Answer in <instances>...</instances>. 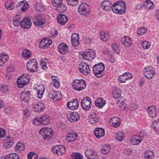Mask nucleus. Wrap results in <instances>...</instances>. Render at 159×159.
<instances>
[{
	"instance_id": "f257e3e1",
	"label": "nucleus",
	"mask_w": 159,
	"mask_h": 159,
	"mask_svg": "<svg viewBox=\"0 0 159 159\" xmlns=\"http://www.w3.org/2000/svg\"><path fill=\"white\" fill-rule=\"evenodd\" d=\"M112 10L115 13L122 14L124 13L126 10L125 3L122 1L114 3L112 5Z\"/></svg>"
},
{
	"instance_id": "f03ea898",
	"label": "nucleus",
	"mask_w": 159,
	"mask_h": 159,
	"mask_svg": "<svg viewBox=\"0 0 159 159\" xmlns=\"http://www.w3.org/2000/svg\"><path fill=\"white\" fill-rule=\"evenodd\" d=\"M93 71L95 75L99 78L102 76L103 72L105 69V66L102 62L94 65L93 67Z\"/></svg>"
},
{
	"instance_id": "7ed1b4c3",
	"label": "nucleus",
	"mask_w": 159,
	"mask_h": 159,
	"mask_svg": "<svg viewBox=\"0 0 159 159\" xmlns=\"http://www.w3.org/2000/svg\"><path fill=\"white\" fill-rule=\"evenodd\" d=\"M72 87L75 90L81 91L86 88V85L84 80L76 79L72 83Z\"/></svg>"
},
{
	"instance_id": "20e7f679",
	"label": "nucleus",
	"mask_w": 159,
	"mask_h": 159,
	"mask_svg": "<svg viewBox=\"0 0 159 159\" xmlns=\"http://www.w3.org/2000/svg\"><path fill=\"white\" fill-rule=\"evenodd\" d=\"M30 78L29 76L26 74L19 76L16 82L17 87L20 88L24 87L30 81Z\"/></svg>"
},
{
	"instance_id": "39448f33",
	"label": "nucleus",
	"mask_w": 159,
	"mask_h": 159,
	"mask_svg": "<svg viewBox=\"0 0 159 159\" xmlns=\"http://www.w3.org/2000/svg\"><path fill=\"white\" fill-rule=\"evenodd\" d=\"M39 133L43 138L46 140L50 139L53 135V130L49 127L42 128L40 130Z\"/></svg>"
},
{
	"instance_id": "423d86ee",
	"label": "nucleus",
	"mask_w": 159,
	"mask_h": 159,
	"mask_svg": "<svg viewBox=\"0 0 159 159\" xmlns=\"http://www.w3.org/2000/svg\"><path fill=\"white\" fill-rule=\"evenodd\" d=\"M37 61L35 59L30 60L27 63L26 67L28 70L30 72H36L38 70Z\"/></svg>"
},
{
	"instance_id": "0eeeda50",
	"label": "nucleus",
	"mask_w": 159,
	"mask_h": 159,
	"mask_svg": "<svg viewBox=\"0 0 159 159\" xmlns=\"http://www.w3.org/2000/svg\"><path fill=\"white\" fill-rule=\"evenodd\" d=\"M155 74L154 70L151 66H147L143 69V74L147 79L152 78L154 76Z\"/></svg>"
},
{
	"instance_id": "6e6552de",
	"label": "nucleus",
	"mask_w": 159,
	"mask_h": 159,
	"mask_svg": "<svg viewBox=\"0 0 159 159\" xmlns=\"http://www.w3.org/2000/svg\"><path fill=\"white\" fill-rule=\"evenodd\" d=\"M81 104L83 109L89 110L91 107V100L89 97H86L82 100Z\"/></svg>"
},
{
	"instance_id": "1a4fd4ad",
	"label": "nucleus",
	"mask_w": 159,
	"mask_h": 159,
	"mask_svg": "<svg viewBox=\"0 0 159 159\" xmlns=\"http://www.w3.org/2000/svg\"><path fill=\"white\" fill-rule=\"evenodd\" d=\"M83 58L88 60H91L95 57L94 52L91 49H88L85 50L82 54Z\"/></svg>"
},
{
	"instance_id": "9d476101",
	"label": "nucleus",
	"mask_w": 159,
	"mask_h": 159,
	"mask_svg": "<svg viewBox=\"0 0 159 159\" xmlns=\"http://www.w3.org/2000/svg\"><path fill=\"white\" fill-rule=\"evenodd\" d=\"M78 11L80 14L86 16L90 12L89 7L86 3H82L79 7Z\"/></svg>"
},
{
	"instance_id": "9b49d317",
	"label": "nucleus",
	"mask_w": 159,
	"mask_h": 159,
	"mask_svg": "<svg viewBox=\"0 0 159 159\" xmlns=\"http://www.w3.org/2000/svg\"><path fill=\"white\" fill-rule=\"evenodd\" d=\"M78 69L80 72L84 75H88L90 72V70L88 64L82 62L80 64Z\"/></svg>"
},
{
	"instance_id": "f8f14e48",
	"label": "nucleus",
	"mask_w": 159,
	"mask_h": 159,
	"mask_svg": "<svg viewBox=\"0 0 159 159\" xmlns=\"http://www.w3.org/2000/svg\"><path fill=\"white\" fill-rule=\"evenodd\" d=\"M52 152L58 155H61L65 152V148L61 145L53 146L51 148Z\"/></svg>"
},
{
	"instance_id": "ddd939ff",
	"label": "nucleus",
	"mask_w": 159,
	"mask_h": 159,
	"mask_svg": "<svg viewBox=\"0 0 159 159\" xmlns=\"http://www.w3.org/2000/svg\"><path fill=\"white\" fill-rule=\"evenodd\" d=\"M85 155L88 159H99L97 152L91 149L86 150L85 152Z\"/></svg>"
},
{
	"instance_id": "4468645a",
	"label": "nucleus",
	"mask_w": 159,
	"mask_h": 159,
	"mask_svg": "<svg viewBox=\"0 0 159 159\" xmlns=\"http://www.w3.org/2000/svg\"><path fill=\"white\" fill-rule=\"evenodd\" d=\"M33 22L35 25L40 26L42 25L45 23L46 22V20L41 16H36L33 17Z\"/></svg>"
},
{
	"instance_id": "2eb2a0df",
	"label": "nucleus",
	"mask_w": 159,
	"mask_h": 159,
	"mask_svg": "<svg viewBox=\"0 0 159 159\" xmlns=\"http://www.w3.org/2000/svg\"><path fill=\"white\" fill-rule=\"evenodd\" d=\"M80 116L78 113L74 112L71 113L67 114V118L71 122H75L78 120Z\"/></svg>"
},
{
	"instance_id": "dca6fc26",
	"label": "nucleus",
	"mask_w": 159,
	"mask_h": 159,
	"mask_svg": "<svg viewBox=\"0 0 159 159\" xmlns=\"http://www.w3.org/2000/svg\"><path fill=\"white\" fill-rule=\"evenodd\" d=\"M62 95L60 92L50 91L49 93V97L50 98L52 99L54 101H57L60 99L62 97Z\"/></svg>"
},
{
	"instance_id": "f3484780",
	"label": "nucleus",
	"mask_w": 159,
	"mask_h": 159,
	"mask_svg": "<svg viewBox=\"0 0 159 159\" xmlns=\"http://www.w3.org/2000/svg\"><path fill=\"white\" fill-rule=\"evenodd\" d=\"M79 106V102L77 99H73L69 102L67 104L68 108L71 110H75L77 109Z\"/></svg>"
},
{
	"instance_id": "a211bd4d",
	"label": "nucleus",
	"mask_w": 159,
	"mask_h": 159,
	"mask_svg": "<svg viewBox=\"0 0 159 159\" xmlns=\"http://www.w3.org/2000/svg\"><path fill=\"white\" fill-rule=\"evenodd\" d=\"M30 19L29 18H24L20 22V25L21 27L24 29H29L31 26Z\"/></svg>"
},
{
	"instance_id": "6ab92c4d",
	"label": "nucleus",
	"mask_w": 159,
	"mask_h": 159,
	"mask_svg": "<svg viewBox=\"0 0 159 159\" xmlns=\"http://www.w3.org/2000/svg\"><path fill=\"white\" fill-rule=\"evenodd\" d=\"M30 96L29 91H24L21 93L20 95V97L22 101H24L25 102L28 103L30 99Z\"/></svg>"
},
{
	"instance_id": "aec40b11",
	"label": "nucleus",
	"mask_w": 159,
	"mask_h": 159,
	"mask_svg": "<svg viewBox=\"0 0 159 159\" xmlns=\"http://www.w3.org/2000/svg\"><path fill=\"white\" fill-rule=\"evenodd\" d=\"M77 137V133L75 131H72V133L67 134L65 139L67 142H72L76 139Z\"/></svg>"
},
{
	"instance_id": "412c9836",
	"label": "nucleus",
	"mask_w": 159,
	"mask_h": 159,
	"mask_svg": "<svg viewBox=\"0 0 159 159\" xmlns=\"http://www.w3.org/2000/svg\"><path fill=\"white\" fill-rule=\"evenodd\" d=\"M147 112L151 118H156L157 115V112L156 108L153 106L148 107L147 110Z\"/></svg>"
},
{
	"instance_id": "4be33fe9",
	"label": "nucleus",
	"mask_w": 159,
	"mask_h": 159,
	"mask_svg": "<svg viewBox=\"0 0 159 159\" xmlns=\"http://www.w3.org/2000/svg\"><path fill=\"white\" fill-rule=\"evenodd\" d=\"M59 52L62 54H65L67 53L68 50V46L64 43L60 44L58 47Z\"/></svg>"
},
{
	"instance_id": "5701e85b",
	"label": "nucleus",
	"mask_w": 159,
	"mask_h": 159,
	"mask_svg": "<svg viewBox=\"0 0 159 159\" xmlns=\"http://www.w3.org/2000/svg\"><path fill=\"white\" fill-rule=\"evenodd\" d=\"M94 133L97 138L100 139L104 135L105 131L102 128H97L95 129Z\"/></svg>"
},
{
	"instance_id": "b1692460",
	"label": "nucleus",
	"mask_w": 159,
	"mask_h": 159,
	"mask_svg": "<svg viewBox=\"0 0 159 159\" xmlns=\"http://www.w3.org/2000/svg\"><path fill=\"white\" fill-rule=\"evenodd\" d=\"M120 119L118 117H112L109 120L110 125L115 128L118 127L120 126Z\"/></svg>"
},
{
	"instance_id": "393cba45",
	"label": "nucleus",
	"mask_w": 159,
	"mask_h": 159,
	"mask_svg": "<svg viewBox=\"0 0 159 159\" xmlns=\"http://www.w3.org/2000/svg\"><path fill=\"white\" fill-rule=\"evenodd\" d=\"M71 42L74 46H77L80 44L79 36L78 34H73L71 37Z\"/></svg>"
},
{
	"instance_id": "a878e982",
	"label": "nucleus",
	"mask_w": 159,
	"mask_h": 159,
	"mask_svg": "<svg viewBox=\"0 0 159 159\" xmlns=\"http://www.w3.org/2000/svg\"><path fill=\"white\" fill-rule=\"evenodd\" d=\"M51 40H48L47 39H42L39 43V46L40 48H48L52 43Z\"/></svg>"
},
{
	"instance_id": "bb28decb",
	"label": "nucleus",
	"mask_w": 159,
	"mask_h": 159,
	"mask_svg": "<svg viewBox=\"0 0 159 159\" xmlns=\"http://www.w3.org/2000/svg\"><path fill=\"white\" fill-rule=\"evenodd\" d=\"M142 137L139 135L134 136L130 140L131 144L134 145H137L140 144L142 142Z\"/></svg>"
},
{
	"instance_id": "cd10ccee",
	"label": "nucleus",
	"mask_w": 159,
	"mask_h": 159,
	"mask_svg": "<svg viewBox=\"0 0 159 159\" xmlns=\"http://www.w3.org/2000/svg\"><path fill=\"white\" fill-rule=\"evenodd\" d=\"M45 107L44 104L43 102H39L34 105L33 109L34 111L39 112L43 111Z\"/></svg>"
},
{
	"instance_id": "c85d7f7f",
	"label": "nucleus",
	"mask_w": 159,
	"mask_h": 159,
	"mask_svg": "<svg viewBox=\"0 0 159 159\" xmlns=\"http://www.w3.org/2000/svg\"><path fill=\"white\" fill-rule=\"evenodd\" d=\"M44 90V87L42 84L39 85L36 88V90L37 95V97L39 99L42 98Z\"/></svg>"
},
{
	"instance_id": "c756f323",
	"label": "nucleus",
	"mask_w": 159,
	"mask_h": 159,
	"mask_svg": "<svg viewBox=\"0 0 159 159\" xmlns=\"http://www.w3.org/2000/svg\"><path fill=\"white\" fill-rule=\"evenodd\" d=\"M121 41L122 43L126 47L130 46L132 43L131 38L127 36L122 37Z\"/></svg>"
},
{
	"instance_id": "7c9ffc66",
	"label": "nucleus",
	"mask_w": 159,
	"mask_h": 159,
	"mask_svg": "<svg viewBox=\"0 0 159 159\" xmlns=\"http://www.w3.org/2000/svg\"><path fill=\"white\" fill-rule=\"evenodd\" d=\"M57 20L58 22L61 25H64L67 21V16L63 14L59 15L57 17Z\"/></svg>"
},
{
	"instance_id": "2f4dec72",
	"label": "nucleus",
	"mask_w": 159,
	"mask_h": 159,
	"mask_svg": "<svg viewBox=\"0 0 159 159\" xmlns=\"http://www.w3.org/2000/svg\"><path fill=\"white\" fill-rule=\"evenodd\" d=\"M17 7H21V10L22 11H25L29 7V5L28 2L26 1H23L17 3L16 5Z\"/></svg>"
},
{
	"instance_id": "473e14b6",
	"label": "nucleus",
	"mask_w": 159,
	"mask_h": 159,
	"mask_svg": "<svg viewBox=\"0 0 159 159\" xmlns=\"http://www.w3.org/2000/svg\"><path fill=\"white\" fill-rule=\"evenodd\" d=\"M102 7L103 9L109 11L112 9V6L111 2L108 0L104 1L102 3Z\"/></svg>"
},
{
	"instance_id": "72a5a7b5",
	"label": "nucleus",
	"mask_w": 159,
	"mask_h": 159,
	"mask_svg": "<svg viewBox=\"0 0 159 159\" xmlns=\"http://www.w3.org/2000/svg\"><path fill=\"white\" fill-rule=\"evenodd\" d=\"M41 124L43 125H47L50 122V119L49 116L46 115H43L39 117Z\"/></svg>"
},
{
	"instance_id": "f704fd0d",
	"label": "nucleus",
	"mask_w": 159,
	"mask_h": 159,
	"mask_svg": "<svg viewBox=\"0 0 159 159\" xmlns=\"http://www.w3.org/2000/svg\"><path fill=\"white\" fill-rule=\"evenodd\" d=\"M105 101L101 98H97L95 102V106L97 107H101L106 104Z\"/></svg>"
},
{
	"instance_id": "c9c22d12",
	"label": "nucleus",
	"mask_w": 159,
	"mask_h": 159,
	"mask_svg": "<svg viewBox=\"0 0 159 159\" xmlns=\"http://www.w3.org/2000/svg\"><path fill=\"white\" fill-rule=\"evenodd\" d=\"M99 120V116L96 113H93L89 117V122L92 124H95L98 123Z\"/></svg>"
},
{
	"instance_id": "e433bc0d",
	"label": "nucleus",
	"mask_w": 159,
	"mask_h": 159,
	"mask_svg": "<svg viewBox=\"0 0 159 159\" xmlns=\"http://www.w3.org/2000/svg\"><path fill=\"white\" fill-rule=\"evenodd\" d=\"M7 142L5 143L4 146L6 148H9L12 146L14 144L13 138L8 136L7 137Z\"/></svg>"
},
{
	"instance_id": "4c0bfd02",
	"label": "nucleus",
	"mask_w": 159,
	"mask_h": 159,
	"mask_svg": "<svg viewBox=\"0 0 159 159\" xmlns=\"http://www.w3.org/2000/svg\"><path fill=\"white\" fill-rule=\"evenodd\" d=\"M25 145L20 142L18 143L15 147V151L17 152H21L25 149Z\"/></svg>"
},
{
	"instance_id": "58836bf2",
	"label": "nucleus",
	"mask_w": 159,
	"mask_h": 159,
	"mask_svg": "<svg viewBox=\"0 0 159 159\" xmlns=\"http://www.w3.org/2000/svg\"><path fill=\"white\" fill-rule=\"evenodd\" d=\"M100 38L103 42H106L109 38V33L101 32L100 33Z\"/></svg>"
},
{
	"instance_id": "ea45409f",
	"label": "nucleus",
	"mask_w": 159,
	"mask_h": 159,
	"mask_svg": "<svg viewBox=\"0 0 159 159\" xmlns=\"http://www.w3.org/2000/svg\"><path fill=\"white\" fill-rule=\"evenodd\" d=\"M51 79L52 80L51 82L52 85L56 88H58L60 86V83L58 79L56 77L53 76H51Z\"/></svg>"
},
{
	"instance_id": "a19ab883",
	"label": "nucleus",
	"mask_w": 159,
	"mask_h": 159,
	"mask_svg": "<svg viewBox=\"0 0 159 159\" xmlns=\"http://www.w3.org/2000/svg\"><path fill=\"white\" fill-rule=\"evenodd\" d=\"M143 4L146 8L151 10L153 8V3L150 0H146L144 2Z\"/></svg>"
},
{
	"instance_id": "79ce46f5",
	"label": "nucleus",
	"mask_w": 159,
	"mask_h": 159,
	"mask_svg": "<svg viewBox=\"0 0 159 159\" xmlns=\"http://www.w3.org/2000/svg\"><path fill=\"white\" fill-rule=\"evenodd\" d=\"M4 159H19V157L16 153H11L7 155Z\"/></svg>"
},
{
	"instance_id": "37998d69",
	"label": "nucleus",
	"mask_w": 159,
	"mask_h": 159,
	"mask_svg": "<svg viewBox=\"0 0 159 159\" xmlns=\"http://www.w3.org/2000/svg\"><path fill=\"white\" fill-rule=\"evenodd\" d=\"M8 59L7 55L0 56V66H3Z\"/></svg>"
},
{
	"instance_id": "c03bdc74",
	"label": "nucleus",
	"mask_w": 159,
	"mask_h": 159,
	"mask_svg": "<svg viewBox=\"0 0 159 159\" xmlns=\"http://www.w3.org/2000/svg\"><path fill=\"white\" fill-rule=\"evenodd\" d=\"M110 149V146L107 145H104L101 149V152L103 154H106L109 152Z\"/></svg>"
},
{
	"instance_id": "a18cd8bd",
	"label": "nucleus",
	"mask_w": 159,
	"mask_h": 159,
	"mask_svg": "<svg viewBox=\"0 0 159 159\" xmlns=\"http://www.w3.org/2000/svg\"><path fill=\"white\" fill-rule=\"evenodd\" d=\"M151 126L155 131L159 132V120H156L153 121Z\"/></svg>"
},
{
	"instance_id": "49530a36",
	"label": "nucleus",
	"mask_w": 159,
	"mask_h": 159,
	"mask_svg": "<svg viewBox=\"0 0 159 159\" xmlns=\"http://www.w3.org/2000/svg\"><path fill=\"white\" fill-rule=\"evenodd\" d=\"M31 55V52L27 49H24L22 53V56L24 58H29Z\"/></svg>"
},
{
	"instance_id": "de8ad7c7",
	"label": "nucleus",
	"mask_w": 159,
	"mask_h": 159,
	"mask_svg": "<svg viewBox=\"0 0 159 159\" xmlns=\"http://www.w3.org/2000/svg\"><path fill=\"white\" fill-rule=\"evenodd\" d=\"M20 16L19 15H16L13 17V23L14 25L16 27H18L20 24Z\"/></svg>"
},
{
	"instance_id": "09e8293b",
	"label": "nucleus",
	"mask_w": 159,
	"mask_h": 159,
	"mask_svg": "<svg viewBox=\"0 0 159 159\" xmlns=\"http://www.w3.org/2000/svg\"><path fill=\"white\" fill-rule=\"evenodd\" d=\"M121 92L119 89H116L113 92L112 96L116 99L119 98L121 96Z\"/></svg>"
},
{
	"instance_id": "8fccbe9b",
	"label": "nucleus",
	"mask_w": 159,
	"mask_h": 159,
	"mask_svg": "<svg viewBox=\"0 0 159 159\" xmlns=\"http://www.w3.org/2000/svg\"><path fill=\"white\" fill-rule=\"evenodd\" d=\"M35 7L37 11L40 12L43 11L45 10L44 6L40 3H38L35 4Z\"/></svg>"
},
{
	"instance_id": "3c124183",
	"label": "nucleus",
	"mask_w": 159,
	"mask_h": 159,
	"mask_svg": "<svg viewBox=\"0 0 159 159\" xmlns=\"http://www.w3.org/2000/svg\"><path fill=\"white\" fill-rule=\"evenodd\" d=\"M71 157L72 159H83V155L79 152L73 153L71 154Z\"/></svg>"
},
{
	"instance_id": "603ef678",
	"label": "nucleus",
	"mask_w": 159,
	"mask_h": 159,
	"mask_svg": "<svg viewBox=\"0 0 159 159\" xmlns=\"http://www.w3.org/2000/svg\"><path fill=\"white\" fill-rule=\"evenodd\" d=\"M5 5L7 9L9 10H12L15 7V5L13 2L10 1L7 2Z\"/></svg>"
},
{
	"instance_id": "864d4df0",
	"label": "nucleus",
	"mask_w": 159,
	"mask_h": 159,
	"mask_svg": "<svg viewBox=\"0 0 159 159\" xmlns=\"http://www.w3.org/2000/svg\"><path fill=\"white\" fill-rule=\"evenodd\" d=\"M27 157L28 159H37L38 155L36 153L31 152L28 154Z\"/></svg>"
},
{
	"instance_id": "5fc2aeb1",
	"label": "nucleus",
	"mask_w": 159,
	"mask_h": 159,
	"mask_svg": "<svg viewBox=\"0 0 159 159\" xmlns=\"http://www.w3.org/2000/svg\"><path fill=\"white\" fill-rule=\"evenodd\" d=\"M124 137V133L121 131H119L116 135V139L119 141L122 140Z\"/></svg>"
},
{
	"instance_id": "6e6d98bb",
	"label": "nucleus",
	"mask_w": 159,
	"mask_h": 159,
	"mask_svg": "<svg viewBox=\"0 0 159 159\" xmlns=\"http://www.w3.org/2000/svg\"><path fill=\"white\" fill-rule=\"evenodd\" d=\"M151 46V43L147 41H144L142 43V47L144 49H148Z\"/></svg>"
},
{
	"instance_id": "4d7b16f0",
	"label": "nucleus",
	"mask_w": 159,
	"mask_h": 159,
	"mask_svg": "<svg viewBox=\"0 0 159 159\" xmlns=\"http://www.w3.org/2000/svg\"><path fill=\"white\" fill-rule=\"evenodd\" d=\"M154 155L153 152L150 151H147L144 155L145 157L148 159H152L151 157L153 156Z\"/></svg>"
},
{
	"instance_id": "13d9d810",
	"label": "nucleus",
	"mask_w": 159,
	"mask_h": 159,
	"mask_svg": "<svg viewBox=\"0 0 159 159\" xmlns=\"http://www.w3.org/2000/svg\"><path fill=\"white\" fill-rule=\"evenodd\" d=\"M147 31V29L144 28H139L137 31V33L138 35H143L145 34Z\"/></svg>"
},
{
	"instance_id": "bf43d9fd",
	"label": "nucleus",
	"mask_w": 159,
	"mask_h": 159,
	"mask_svg": "<svg viewBox=\"0 0 159 159\" xmlns=\"http://www.w3.org/2000/svg\"><path fill=\"white\" fill-rule=\"evenodd\" d=\"M111 47L114 52L118 54L120 52V49L118 45L115 43H112L111 44Z\"/></svg>"
},
{
	"instance_id": "052dcab7",
	"label": "nucleus",
	"mask_w": 159,
	"mask_h": 159,
	"mask_svg": "<svg viewBox=\"0 0 159 159\" xmlns=\"http://www.w3.org/2000/svg\"><path fill=\"white\" fill-rule=\"evenodd\" d=\"M126 73H124L122 75L119 76L118 80L121 83H125L127 80V77L126 76Z\"/></svg>"
},
{
	"instance_id": "680f3d73",
	"label": "nucleus",
	"mask_w": 159,
	"mask_h": 159,
	"mask_svg": "<svg viewBox=\"0 0 159 159\" xmlns=\"http://www.w3.org/2000/svg\"><path fill=\"white\" fill-rule=\"evenodd\" d=\"M57 9L61 12H64L66 10V7L62 3L60 4V5H59L58 6H57Z\"/></svg>"
},
{
	"instance_id": "e2e57ef3",
	"label": "nucleus",
	"mask_w": 159,
	"mask_h": 159,
	"mask_svg": "<svg viewBox=\"0 0 159 159\" xmlns=\"http://www.w3.org/2000/svg\"><path fill=\"white\" fill-rule=\"evenodd\" d=\"M79 0H66L68 4L72 6H75L78 5Z\"/></svg>"
},
{
	"instance_id": "0e129e2a",
	"label": "nucleus",
	"mask_w": 159,
	"mask_h": 159,
	"mask_svg": "<svg viewBox=\"0 0 159 159\" xmlns=\"http://www.w3.org/2000/svg\"><path fill=\"white\" fill-rule=\"evenodd\" d=\"M62 0H52V3L54 6H58L61 4Z\"/></svg>"
},
{
	"instance_id": "69168bd1",
	"label": "nucleus",
	"mask_w": 159,
	"mask_h": 159,
	"mask_svg": "<svg viewBox=\"0 0 159 159\" xmlns=\"http://www.w3.org/2000/svg\"><path fill=\"white\" fill-rule=\"evenodd\" d=\"M6 134V132L3 128L0 127V138H3Z\"/></svg>"
},
{
	"instance_id": "338daca9",
	"label": "nucleus",
	"mask_w": 159,
	"mask_h": 159,
	"mask_svg": "<svg viewBox=\"0 0 159 159\" xmlns=\"http://www.w3.org/2000/svg\"><path fill=\"white\" fill-rule=\"evenodd\" d=\"M39 117H36L34 118L33 120V123L35 125H38L40 124H41L40 121L39 120Z\"/></svg>"
},
{
	"instance_id": "774afa93",
	"label": "nucleus",
	"mask_w": 159,
	"mask_h": 159,
	"mask_svg": "<svg viewBox=\"0 0 159 159\" xmlns=\"http://www.w3.org/2000/svg\"><path fill=\"white\" fill-rule=\"evenodd\" d=\"M4 112L7 114H11L13 112L12 109L10 107H7L4 109Z\"/></svg>"
}]
</instances>
